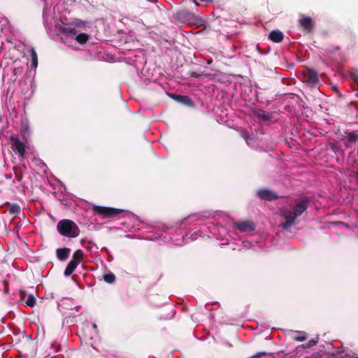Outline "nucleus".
<instances>
[{"mask_svg": "<svg viewBox=\"0 0 358 358\" xmlns=\"http://www.w3.org/2000/svg\"><path fill=\"white\" fill-rule=\"evenodd\" d=\"M347 141L345 143L346 147H350L351 143H355L358 141V132L350 131L346 133Z\"/></svg>", "mask_w": 358, "mask_h": 358, "instance_id": "nucleus-13", "label": "nucleus"}, {"mask_svg": "<svg viewBox=\"0 0 358 358\" xmlns=\"http://www.w3.org/2000/svg\"><path fill=\"white\" fill-rule=\"evenodd\" d=\"M71 24L76 27L83 28V27H85L87 26V22L85 21L81 20L80 19H74L72 21Z\"/></svg>", "mask_w": 358, "mask_h": 358, "instance_id": "nucleus-21", "label": "nucleus"}, {"mask_svg": "<svg viewBox=\"0 0 358 358\" xmlns=\"http://www.w3.org/2000/svg\"><path fill=\"white\" fill-rule=\"evenodd\" d=\"M59 233L64 236L76 238L80 234V229L78 225L72 220L64 219L60 220L57 226Z\"/></svg>", "mask_w": 358, "mask_h": 358, "instance_id": "nucleus-2", "label": "nucleus"}, {"mask_svg": "<svg viewBox=\"0 0 358 358\" xmlns=\"http://www.w3.org/2000/svg\"><path fill=\"white\" fill-rule=\"evenodd\" d=\"M90 38V36L85 33H82L76 36V40L81 45L85 44Z\"/></svg>", "mask_w": 358, "mask_h": 358, "instance_id": "nucleus-17", "label": "nucleus"}, {"mask_svg": "<svg viewBox=\"0 0 358 358\" xmlns=\"http://www.w3.org/2000/svg\"><path fill=\"white\" fill-rule=\"evenodd\" d=\"M93 327L96 329L97 327H96V324H94V325H93Z\"/></svg>", "mask_w": 358, "mask_h": 358, "instance_id": "nucleus-36", "label": "nucleus"}, {"mask_svg": "<svg viewBox=\"0 0 358 358\" xmlns=\"http://www.w3.org/2000/svg\"><path fill=\"white\" fill-rule=\"evenodd\" d=\"M257 196L263 200L273 201L277 199L278 196L277 194L268 189H261L257 192Z\"/></svg>", "mask_w": 358, "mask_h": 358, "instance_id": "nucleus-8", "label": "nucleus"}, {"mask_svg": "<svg viewBox=\"0 0 358 358\" xmlns=\"http://www.w3.org/2000/svg\"><path fill=\"white\" fill-rule=\"evenodd\" d=\"M256 116L264 121H268L271 119V116L268 113H266L264 110H259L256 113Z\"/></svg>", "mask_w": 358, "mask_h": 358, "instance_id": "nucleus-19", "label": "nucleus"}, {"mask_svg": "<svg viewBox=\"0 0 358 358\" xmlns=\"http://www.w3.org/2000/svg\"><path fill=\"white\" fill-rule=\"evenodd\" d=\"M7 210L10 215H17L20 212V207L17 203L6 202L3 206H1V213H6Z\"/></svg>", "mask_w": 358, "mask_h": 358, "instance_id": "nucleus-9", "label": "nucleus"}, {"mask_svg": "<svg viewBox=\"0 0 358 358\" xmlns=\"http://www.w3.org/2000/svg\"><path fill=\"white\" fill-rule=\"evenodd\" d=\"M8 345L6 344V343H1V350H8Z\"/></svg>", "mask_w": 358, "mask_h": 358, "instance_id": "nucleus-30", "label": "nucleus"}, {"mask_svg": "<svg viewBox=\"0 0 358 358\" xmlns=\"http://www.w3.org/2000/svg\"><path fill=\"white\" fill-rule=\"evenodd\" d=\"M31 57V66L36 69L38 66V56L37 53L34 48L30 50Z\"/></svg>", "mask_w": 358, "mask_h": 358, "instance_id": "nucleus-18", "label": "nucleus"}, {"mask_svg": "<svg viewBox=\"0 0 358 358\" xmlns=\"http://www.w3.org/2000/svg\"><path fill=\"white\" fill-rule=\"evenodd\" d=\"M18 71H20L18 69H14V73H15V74H16L17 73H18Z\"/></svg>", "mask_w": 358, "mask_h": 358, "instance_id": "nucleus-34", "label": "nucleus"}, {"mask_svg": "<svg viewBox=\"0 0 358 358\" xmlns=\"http://www.w3.org/2000/svg\"><path fill=\"white\" fill-rule=\"evenodd\" d=\"M176 18L184 23H194L198 20V17L193 12L186 9L177 11Z\"/></svg>", "mask_w": 358, "mask_h": 358, "instance_id": "nucleus-5", "label": "nucleus"}, {"mask_svg": "<svg viewBox=\"0 0 358 358\" xmlns=\"http://www.w3.org/2000/svg\"><path fill=\"white\" fill-rule=\"evenodd\" d=\"M350 78L358 87V74L356 73H352L350 74Z\"/></svg>", "mask_w": 358, "mask_h": 358, "instance_id": "nucleus-26", "label": "nucleus"}, {"mask_svg": "<svg viewBox=\"0 0 358 358\" xmlns=\"http://www.w3.org/2000/svg\"><path fill=\"white\" fill-rule=\"evenodd\" d=\"M191 76L193 78H199V75L195 72H192V73H191Z\"/></svg>", "mask_w": 358, "mask_h": 358, "instance_id": "nucleus-32", "label": "nucleus"}, {"mask_svg": "<svg viewBox=\"0 0 358 358\" xmlns=\"http://www.w3.org/2000/svg\"><path fill=\"white\" fill-rule=\"evenodd\" d=\"M1 334H3V329H1Z\"/></svg>", "mask_w": 358, "mask_h": 358, "instance_id": "nucleus-37", "label": "nucleus"}, {"mask_svg": "<svg viewBox=\"0 0 358 358\" xmlns=\"http://www.w3.org/2000/svg\"><path fill=\"white\" fill-rule=\"evenodd\" d=\"M283 33L279 30H273L268 35V38L275 43L281 42L283 40Z\"/></svg>", "mask_w": 358, "mask_h": 358, "instance_id": "nucleus-12", "label": "nucleus"}, {"mask_svg": "<svg viewBox=\"0 0 358 358\" xmlns=\"http://www.w3.org/2000/svg\"><path fill=\"white\" fill-rule=\"evenodd\" d=\"M302 80L311 87H317L320 83L317 73L312 69H307L303 71Z\"/></svg>", "mask_w": 358, "mask_h": 358, "instance_id": "nucleus-4", "label": "nucleus"}, {"mask_svg": "<svg viewBox=\"0 0 358 358\" xmlns=\"http://www.w3.org/2000/svg\"><path fill=\"white\" fill-rule=\"evenodd\" d=\"M173 99L176 100V101L187 106H193V101L192 100L187 96L185 95H173Z\"/></svg>", "mask_w": 358, "mask_h": 358, "instance_id": "nucleus-11", "label": "nucleus"}, {"mask_svg": "<svg viewBox=\"0 0 358 358\" xmlns=\"http://www.w3.org/2000/svg\"><path fill=\"white\" fill-rule=\"evenodd\" d=\"M77 266L78 264H76V262H75L74 261H70L64 270V275L66 277L70 276L75 271Z\"/></svg>", "mask_w": 358, "mask_h": 358, "instance_id": "nucleus-15", "label": "nucleus"}, {"mask_svg": "<svg viewBox=\"0 0 358 358\" xmlns=\"http://www.w3.org/2000/svg\"><path fill=\"white\" fill-rule=\"evenodd\" d=\"M301 335L295 336L294 339L296 341H303L307 338V334L304 331L300 332Z\"/></svg>", "mask_w": 358, "mask_h": 358, "instance_id": "nucleus-24", "label": "nucleus"}, {"mask_svg": "<svg viewBox=\"0 0 358 358\" xmlns=\"http://www.w3.org/2000/svg\"><path fill=\"white\" fill-rule=\"evenodd\" d=\"M237 229L242 232L252 231L255 229V224L252 222L243 221L236 223Z\"/></svg>", "mask_w": 358, "mask_h": 358, "instance_id": "nucleus-10", "label": "nucleus"}, {"mask_svg": "<svg viewBox=\"0 0 358 358\" xmlns=\"http://www.w3.org/2000/svg\"><path fill=\"white\" fill-rule=\"evenodd\" d=\"M71 250L67 248H59L56 251L57 257L60 261H65L70 255Z\"/></svg>", "mask_w": 358, "mask_h": 358, "instance_id": "nucleus-14", "label": "nucleus"}, {"mask_svg": "<svg viewBox=\"0 0 358 358\" xmlns=\"http://www.w3.org/2000/svg\"><path fill=\"white\" fill-rule=\"evenodd\" d=\"M103 278L106 282L111 284L115 282V275L112 273H109L104 274Z\"/></svg>", "mask_w": 358, "mask_h": 358, "instance_id": "nucleus-20", "label": "nucleus"}, {"mask_svg": "<svg viewBox=\"0 0 358 358\" xmlns=\"http://www.w3.org/2000/svg\"><path fill=\"white\" fill-rule=\"evenodd\" d=\"M12 148L17 152L20 157L24 158L25 156V145L20 141L18 138H11Z\"/></svg>", "mask_w": 358, "mask_h": 358, "instance_id": "nucleus-7", "label": "nucleus"}, {"mask_svg": "<svg viewBox=\"0 0 358 358\" xmlns=\"http://www.w3.org/2000/svg\"><path fill=\"white\" fill-rule=\"evenodd\" d=\"M317 343H318V338H313V339L310 340L308 343L303 344L301 345V347L303 348H310L313 345H315Z\"/></svg>", "mask_w": 358, "mask_h": 358, "instance_id": "nucleus-23", "label": "nucleus"}, {"mask_svg": "<svg viewBox=\"0 0 358 358\" xmlns=\"http://www.w3.org/2000/svg\"><path fill=\"white\" fill-rule=\"evenodd\" d=\"M259 353H256L255 355H253L252 356H250L249 358H259Z\"/></svg>", "mask_w": 358, "mask_h": 358, "instance_id": "nucleus-33", "label": "nucleus"}, {"mask_svg": "<svg viewBox=\"0 0 358 358\" xmlns=\"http://www.w3.org/2000/svg\"><path fill=\"white\" fill-rule=\"evenodd\" d=\"M84 253L81 250H77L74 252L71 261H74L78 265L83 261Z\"/></svg>", "mask_w": 358, "mask_h": 358, "instance_id": "nucleus-16", "label": "nucleus"}, {"mask_svg": "<svg viewBox=\"0 0 358 358\" xmlns=\"http://www.w3.org/2000/svg\"><path fill=\"white\" fill-rule=\"evenodd\" d=\"M299 23L303 29L308 33L312 32L315 27V22L313 19L304 15H301L299 19Z\"/></svg>", "mask_w": 358, "mask_h": 358, "instance_id": "nucleus-6", "label": "nucleus"}, {"mask_svg": "<svg viewBox=\"0 0 358 358\" xmlns=\"http://www.w3.org/2000/svg\"><path fill=\"white\" fill-rule=\"evenodd\" d=\"M211 63H212V60L209 59V60H208V61H207V64H211Z\"/></svg>", "mask_w": 358, "mask_h": 358, "instance_id": "nucleus-35", "label": "nucleus"}, {"mask_svg": "<svg viewBox=\"0 0 358 358\" xmlns=\"http://www.w3.org/2000/svg\"><path fill=\"white\" fill-rule=\"evenodd\" d=\"M3 286H4L3 292L7 294V293H8V282L6 280H3Z\"/></svg>", "mask_w": 358, "mask_h": 358, "instance_id": "nucleus-29", "label": "nucleus"}, {"mask_svg": "<svg viewBox=\"0 0 358 358\" xmlns=\"http://www.w3.org/2000/svg\"><path fill=\"white\" fill-rule=\"evenodd\" d=\"M241 136H242L243 138H245V140L246 141H248V139L249 138L250 135H249L248 132L246 130H243V131H242V132H241Z\"/></svg>", "mask_w": 358, "mask_h": 358, "instance_id": "nucleus-27", "label": "nucleus"}, {"mask_svg": "<svg viewBox=\"0 0 358 358\" xmlns=\"http://www.w3.org/2000/svg\"><path fill=\"white\" fill-rule=\"evenodd\" d=\"M26 306L33 308L36 305V299L34 294H30L27 300L25 301Z\"/></svg>", "mask_w": 358, "mask_h": 358, "instance_id": "nucleus-22", "label": "nucleus"}, {"mask_svg": "<svg viewBox=\"0 0 358 358\" xmlns=\"http://www.w3.org/2000/svg\"><path fill=\"white\" fill-rule=\"evenodd\" d=\"M308 201V197L303 196L300 198L291 208H282L280 210L281 215L285 220V222L281 223L280 226L285 229L295 225L297 223L296 219L307 210Z\"/></svg>", "mask_w": 358, "mask_h": 358, "instance_id": "nucleus-1", "label": "nucleus"}, {"mask_svg": "<svg viewBox=\"0 0 358 358\" xmlns=\"http://www.w3.org/2000/svg\"><path fill=\"white\" fill-rule=\"evenodd\" d=\"M27 296V292L25 290H23V289H20V300L21 301H24L25 297Z\"/></svg>", "mask_w": 358, "mask_h": 358, "instance_id": "nucleus-28", "label": "nucleus"}, {"mask_svg": "<svg viewBox=\"0 0 358 358\" xmlns=\"http://www.w3.org/2000/svg\"><path fill=\"white\" fill-rule=\"evenodd\" d=\"M92 209L96 213L103 217H115L124 211L122 209L99 206H94Z\"/></svg>", "mask_w": 358, "mask_h": 358, "instance_id": "nucleus-3", "label": "nucleus"}, {"mask_svg": "<svg viewBox=\"0 0 358 358\" xmlns=\"http://www.w3.org/2000/svg\"><path fill=\"white\" fill-rule=\"evenodd\" d=\"M64 32L69 36H73L76 35V31L73 28H66Z\"/></svg>", "mask_w": 358, "mask_h": 358, "instance_id": "nucleus-25", "label": "nucleus"}, {"mask_svg": "<svg viewBox=\"0 0 358 358\" xmlns=\"http://www.w3.org/2000/svg\"><path fill=\"white\" fill-rule=\"evenodd\" d=\"M258 353H259V355L260 357L268 355V353H267L265 351L259 352Z\"/></svg>", "mask_w": 358, "mask_h": 358, "instance_id": "nucleus-31", "label": "nucleus"}]
</instances>
